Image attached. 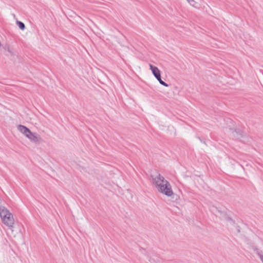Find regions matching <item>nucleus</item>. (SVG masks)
I'll return each mask as SVG.
<instances>
[{"mask_svg":"<svg viewBox=\"0 0 263 263\" xmlns=\"http://www.w3.org/2000/svg\"><path fill=\"white\" fill-rule=\"evenodd\" d=\"M152 184L155 186L157 191L167 197L174 194L172 186L164 177L159 174L156 177H152Z\"/></svg>","mask_w":263,"mask_h":263,"instance_id":"1","label":"nucleus"},{"mask_svg":"<svg viewBox=\"0 0 263 263\" xmlns=\"http://www.w3.org/2000/svg\"><path fill=\"white\" fill-rule=\"evenodd\" d=\"M0 216L3 222L9 228H12L14 223L13 215L5 207H0Z\"/></svg>","mask_w":263,"mask_h":263,"instance_id":"2","label":"nucleus"},{"mask_svg":"<svg viewBox=\"0 0 263 263\" xmlns=\"http://www.w3.org/2000/svg\"><path fill=\"white\" fill-rule=\"evenodd\" d=\"M17 128L19 131L23 134L26 137H27V136H29V134L31 133V130L24 125H19L17 126Z\"/></svg>","mask_w":263,"mask_h":263,"instance_id":"3","label":"nucleus"},{"mask_svg":"<svg viewBox=\"0 0 263 263\" xmlns=\"http://www.w3.org/2000/svg\"><path fill=\"white\" fill-rule=\"evenodd\" d=\"M27 138L30 139L31 141L34 142H40L41 140V137L37 135L36 133H33L31 132L29 136H27Z\"/></svg>","mask_w":263,"mask_h":263,"instance_id":"4","label":"nucleus"},{"mask_svg":"<svg viewBox=\"0 0 263 263\" xmlns=\"http://www.w3.org/2000/svg\"><path fill=\"white\" fill-rule=\"evenodd\" d=\"M149 66L150 69L152 70L153 75L156 78L161 74L160 71L157 67L153 66L151 64H149Z\"/></svg>","mask_w":263,"mask_h":263,"instance_id":"5","label":"nucleus"},{"mask_svg":"<svg viewBox=\"0 0 263 263\" xmlns=\"http://www.w3.org/2000/svg\"><path fill=\"white\" fill-rule=\"evenodd\" d=\"M254 251L255 252L256 254L258 255V256L259 257L260 259L263 263V252L261 250H260L257 248H255L254 249Z\"/></svg>","mask_w":263,"mask_h":263,"instance_id":"6","label":"nucleus"},{"mask_svg":"<svg viewBox=\"0 0 263 263\" xmlns=\"http://www.w3.org/2000/svg\"><path fill=\"white\" fill-rule=\"evenodd\" d=\"M16 23L18 26V27L22 30H24L25 28V24L20 21H17Z\"/></svg>","mask_w":263,"mask_h":263,"instance_id":"7","label":"nucleus"},{"mask_svg":"<svg viewBox=\"0 0 263 263\" xmlns=\"http://www.w3.org/2000/svg\"><path fill=\"white\" fill-rule=\"evenodd\" d=\"M5 49L11 54H13V51L9 46L6 47Z\"/></svg>","mask_w":263,"mask_h":263,"instance_id":"8","label":"nucleus"},{"mask_svg":"<svg viewBox=\"0 0 263 263\" xmlns=\"http://www.w3.org/2000/svg\"><path fill=\"white\" fill-rule=\"evenodd\" d=\"M160 83L162 85H163V86H165V87H168V85L167 83H166L165 82H164L163 81H162H162H161V82H160Z\"/></svg>","mask_w":263,"mask_h":263,"instance_id":"9","label":"nucleus"},{"mask_svg":"<svg viewBox=\"0 0 263 263\" xmlns=\"http://www.w3.org/2000/svg\"><path fill=\"white\" fill-rule=\"evenodd\" d=\"M156 79L159 81V82L160 83L161 82V81H162L161 80V74L158 76L157 78H156Z\"/></svg>","mask_w":263,"mask_h":263,"instance_id":"10","label":"nucleus"}]
</instances>
